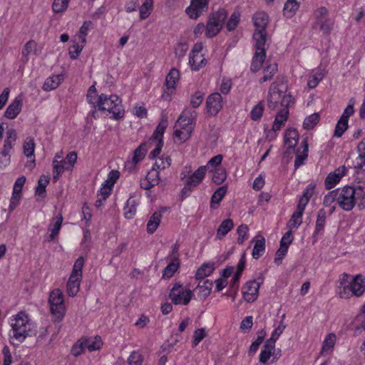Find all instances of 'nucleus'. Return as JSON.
I'll use <instances>...</instances> for the list:
<instances>
[{"label": "nucleus", "mask_w": 365, "mask_h": 365, "mask_svg": "<svg viewBox=\"0 0 365 365\" xmlns=\"http://www.w3.org/2000/svg\"><path fill=\"white\" fill-rule=\"evenodd\" d=\"M253 38L255 41V51L265 50L267 31H255L253 34Z\"/></svg>", "instance_id": "nucleus-40"}, {"label": "nucleus", "mask_w": 365, "mask_h": 365, "mask_svg": "<svg viewBox=\"0 0 365 365\" xmlns=\"http://www.w3.org/2000/svg\"><path fill=\"white\" fill-rule=\"evenodd\" d=\"M356 203L359 210L365 209V185L355 186Z\"/></svg>", "instance_id": "nucleus-42"}, {"label": "nucleus", "mask_w": 365, "mask_h": 365, "mask_svg": "<svg viewBox=\"0 0 365 365\" xmlns=\"http://www.w3.org/2000/svg\"><path fill=\"white\" fill-rule=\"evenodd\" d=\"M193 297L192 291L179 282L173 284L169 293V298L175 305H187Z\"/></svg>", "instance_id": "nucleus-7"}, {"label": "nucleus", "mask_w": 365, "mask_h": 365, "mask_svg": "<svg viewBox=\"0 0 365 365\" xmlns=\"http://www.w3.org/2000/svg\"><path fill=\"white\" fill-rule=\"evenodd\" d=\"M153 10V0H145L139 8V17L140 20H145L150 15Z\"/></svg>", "instance_id": "nucleus-46"}, {"label": "nucleus", "mask_w": 365, "mask_h": 365, "mask_svg": "<svg viewBox=\"0 0 365 365\" xmlns=\"http://www.w3.org/2000/svg\"><path fill=\"white\" fill-rule=\"evenodd\" d=\"M282 83L280 81H275L272 83L268 93V107L271 109H275L280 104L284 91L280 88Z\"/></svg>", "instance_id": "nucleus-14"}, {"label": "nucleus", "mask_w": 365, "mask_h": 365, "mask_svg": "<svg viewBox=\"0 0 365 365\" xmlns=\"http://www.w3.org/2000/svg\"><path fill=\"white\" fill-rule=\"evenodd\" d=\"M92 25V22L90 21H84L79 29L78 34L75 36V41L78 39L81 41V43H86V36H87L88 31L91 28Z\"/></svg>", "instance_id": "nucleus-52"}, {"label": "nucleus", "mask_w": 365, "mask_h": 365, "mask_svg": "<svg viewBox=\"0 0 365 365\" xmlns=\"http://www.w3.org/2000/svg\"><path fill=\"white\" fill-rule=\"evenodd\" d=\"M227 192V185L221 186L215 191L210 200V207L212 209H217L220 206V202L225 196Z\"/></svg>", "instance_id": "nucleus-28"}, {"label": "nucleus", "mask_w": 365, "mask_h": 365, "mask_svg": "<svg viewBox=\"0 0 365 365\" xmlns=\"http://www.w3.org/2000/svg\"><path fill=\"white\" fill-rule=\"evenodd\" d=\"M53 165V180L54 182H56L61 174L66 170H71V168H68V165L66 163L65 160H58L56 159H53L52 161Z\"/></svg>", "instance_id": "nucleus-27"}, {"label": "nucleus", "mask_w": 365, "mask_h": 365, "mask_svg": "<svg viewBox=\"0 0 365 365\" xmlns=\"http://www.w3.org/2000/svg\"><path fill=\"white\" fill-rule=\"evenodd\" d=\"M48 303L51 314L61 319L65 315L66 307L63 294L59 289H55L50 292Z\"/></svg>", "instance_id": "nucleus-9"}, {"label": "nucleus", "mask_w": 365, "mask_h": 365, "mask_svg": "<svg viewBox=\"0 0 365 365\" xmlns=\"http://www.w3.org/2000/svg\"><path fill=\"white\" fill-rule=\"evenodd\" d=\"M180 73L178 69L173 68L170 70L165 78V82L163 86L161 98L164 101H170L173 95L176 91V85L180 80Z\"/></svg>", "instance_id": "nucleus-10"}, {"label": "nucleus", "mask_w": 365, "mask_h": 365, "mask_svg": "<svg viewBox=\"0 0 365 365\" xmlns=\"http://www.w3.org/2000/svg\"><path fill=\"white\" fill-rule=\"evenodd\" d=\"M234 227L233 220L231 219H226L223 220L217 230V238L222 240L227 233Z\"/></svg>", "instance_id": "nucleus-36"}, {"label": "nucleus", "mask_w": 365, "mask_h": 365, "mask_svg": "<svg viewBox=\"0 0 365 365\" xmlns=\"http://www.w3.org/2000/svg\"><path fill=\"white\" fill-rule=\"evenodd\" d=\"M302 145L303 146L302 153L297 154L294 161V167L296 169L304 163V160L307 158L308 155V144L307 140H303Z\"/></svg>", "instance_id": "nucleus-58"}, {"label": "nucleus", "mask_w": 365, "mask_h": 365, "mask_svg": "<svg viewBox=\"0 0 365 365\" xmlns=\"http://www.w3.org/2000/svg\"><path fill=\"white\" fill-rule=\"evenodd\" d=\"M324 73L322 70L318 69L314 71L309 76L307 85L310 88H314L317 86L319 83L323 79Z\"/></svg>", "instance_id": "nucleus-49"}, {"label": "nucleus", "mask_w": 365, "mask_h": 365, "mask_svg": "<svg viewBox=\"0 0 365 365\" xmlns=\"http://www.w3.org/2000/svg\"><path fill=\"white\" fill-rule=\"evenodd\" d=\"M339 206L345 211H351L356 203L355 187L345 186L336 189Z\"/></svg>", "instance_id": "nucleus-8"}, {"label": "nucleus", "mask_w": 365, "mask_h": 365, "mask_svg": "<svg viewBox=\"0 0 365 365\" xmlns=\"http://www.w3.org/2000/svg\"><path fill=\"white\" fill-rule=\"evenodd\" d=\"M317 25H319L320 31H322L324 35L327 36L331 33L334 24L330 19H325L319 23L314 24L313 28H315Z\"/></svg>", "instance_id": "nucleus-63"}, {"label": "nucleus", "mask_w": 365, "mask_h": 365, "mask_svg": "<svg viewBox=\"0 0 365 365\" xmlns=\"http://www.w3.org/2000/svg\"><path fill=\"white\" fill-rule=\"evenodd\" d=\"M357 151L359 156L356 159L354 168L358 173H365V138L358 144Z\"/></svg>", "instance_id": "nucleus-22"}, {"label": "nucleus", "mask_w": 365, "mask_h": 365, "mask_svg": "<svg viewBox=\"0 0 365 365\" xmlns=\"http://www.w3.org/2000/svg\"><path fill=\"white\" fill-rule=\"evenodd\" d=\"M84 262V258L79 257L73 266L71 275L66 284V291L70 297L76 296L80 290L82 281V269Z\"/></svg>", "instance_id": "nucleus-4"}, {"label": "nucleus", "mask_w": 365, "mask_h": 365, "mask_svg": "<svg viewBox=\"0 0 365 365\" xmlns=\"http://www.w3.org/2000/svg\"><path fill=\"white\" fill-rule=\"evenodd\" d=\"M365 292V277L358 274L351 277L349 283L341 287L339 297L341 299H350L351 297H361Z\"/></svg>", "instance_id": "nucleus-3"}, {"label": "nucleus", "mask_w": 365, "mask_h": 365, "mask_svg": "<svg viewBox=\"0 0 365 365\" xmlns=\"http://www.w3.org/2000/svg\"><path fill=\"white\" fill-rule=\"evenodd\" d=\"M206 171V166H200L197 170H196L193 174L188 178L182 190V193L185 194L187 192H190L193 187H195L200 184L205 178Z\"/></svg>", "instance_id": "nucleus-16"}, {"label": "nucleus", "mask_w": 365, "mask_h": 365, "mask_svg": "<svg viewBox=\"0 0 365 365\" xmlns=\"http://www.w3.org/2000/svg\"><path fill=\"white\" fill-rule=\"evenodd\" d=\"M208 0H192L190 6L186 9V13L191 19H196L207 9Z\"/></svg>", "instance_id": "nucleus-18"}, {"label": "nucleus", "mask_w": 365, "mask_h": 365, "mask_svg": "<svg viewBox=\"0 0 365 365\" xmlns=\"http://www.w3.org/2000/svg\"><path fill=\"white\" fill-rule=\"evenodd\" d=\"M148 144H149L148 149L153 146H155V148L150 152L149 158H155L161 152V149L163 145V140H152V139H149Z\"/></svg>", "instance_id": "nucleus-59"}, {"label": "nucleus", "mask_w": 365, "mask_h": 365, "mask_svg": "<svg viewBox=\"0 0 365 365\" xmlns=\"http://www.w3.org/2000/svg\"><path fill=\"white\" fill-rule=\"evenodd\" d=\"M303 0H287L284 4L283 14L287 18L294 16Z\"/></svg>", "instance_id": "nucleus-32"}, {"label": "nucleus", "mask_w": 365, "mask_h": 365, "mask_svg": "<svg viewBox=\"0 0 365 365\" xmlns=\"http://www.w3.org/2000/svg\"><path fill=\"white\" fill-rule=\"evenodd\" d=\"M87 349L90 351L98 350L103 345V341L100 336H96L93 338L85 339Z\"/></svg>", "instance_id": "nucleus-56"}, {"label": "nucleus", "mask_w": 365, "mask_h": 365, "mask_svg": "<svg viewBox=\"0 0 365 365\" xmlns=\"http://www.w3.org/2000/svg\"><path fill=\"white\" fill-rule=\"evenodd\" d=\"M100 104L98 107L99 110H107L112 114L111 118L119 120L124 116L125 110L121 99L117 95L108 96L104 93L100 95Z\"/></svg>", "instance_id": "nucleus-2"}, {"label": "nucleus", "mask_w": 365, "mask_h": 365, "mask_svg": "<svg viewBox=\"0 0 365 365\" xmlns=\"http://www.w3.org/2000/svg\"><path fill=\"white\" fill-rule=\"evenodd\" d=\"M336 341V336L334 333L328 334L322 344L321 354L325 355L333 351Z\"/></svg>", "instance_id": "nucleus-31"}, {"label": "nucleus", "mask_w": 365, "mask_h": 365, "mask_svg": "<svg viewBox=\"0 0 365 365\" xmlns=\"http://www.w3.org/2000/svg\"><path fill=\"white\" fill-rule=\"evenodd\" d=\"M347 168L343 165L336 168L334 172L330 173L324 181L326 189L330 190L333 188L347 174Z\"/></svg>", "instance_id": "nucleus-17"}, {"label": "nucleus", "mask_w": 365, "mask_h": 365, "mask_svg": "<svg viewBox=\"0 0 365 365\" xmlns=\"http://www.w3.org/2000/svg\"><path fill=\"white\" fill-rule=\"evenodd\" d=\"M162 218V214L160 212H155L150 217L147 223V232L153 234L158 229Z\"/></svg>", "instance_id": "nucleus-37"}, {"label": "nucleus", "mask_w": 365, "mask_h": 365, "mask_svg": "<svg viewBox=\"0 0 365 365\" xmlns=\"http://www.w3.org/2000/svg\"><path fill=\"white\" fill-rule=\"evenodd\" d=\"M320 115L318 113H314L307 116L303 122V128L305 130L314 128L319 122Z\"/></svg>", "instance_id": "nucleus-50"}, {"label": "nucleus", "mask_w": 365, "mask_h": 365, "mask_svg": "<svg viewBox=\"0 0 365 365\" xmlns=\"http://www.w3.org/2000/svg\"><path fill=\"white\" fill-rule=\"evenodd\" d=\"M36 48H37V43L34 40H30L28 42L26 43L24 45L23 49H22V56L28 58V56L31 54H36Z\"/></svg>", "instance_id": "nucleus-64"}, {"label": "nucleus", "mask_w": 365, "mask_h": 365, "mask_svg": "<svg viewBox=\"0 0 365 365\" xmlns=\"http://www.w3.org/2000/svg\"><path fill=\"white\" fill-rule=\"evenodd\" d=\"M171 165V159L168 155H163L155 160L153 168L160 173V170H164Z\"/></svg>", "instance_id": "nucleus-53"}, {"label": "nucleus", "mask_w": 365, "mask_h": 365, "mask_svg": "<svg viewBox=\"0 0 365 365\" xmlns=\"http://www.w3.org/2000/svg\"><path fill=\"white\" fill-rule=\"evenodd\" d=\"M265 336H266V332L264 330H260L257 332V337L256 340L254 342H252V344L250 346V349H249L250 354H254L256 353V351L259 349V346L263 342Z\"/></svg>", "instance_id": "nucleus-60"}, {"label": "nucleus", "mask_w": 365, "mask_h": 365, "mask_svg": "<svg viewBox=\"0 0 365 365\" xmlns=\"http://www.w3.org/2000/svg\"><path fill=\"white\" fill-rule=\"evenodd\" d=\"M314 185L312 183L309 184L303 191V194L299 198V202L307 205L314 193Z\"/></svg>", "instance_id": "nucleus-57"}, {"label": "nucleus", "mask_w": 365, "mask_h": 365, "mask_svg": "<svg viewBox=\"0 0 365 365\" xmlns=\"http://www.w3.org/2000/svg\"><path fill=\"white\" fill-rule=\"evenodd\" d=\"M35 150V143L32 138H27L23 145V150L24 155L29 158L34 155Z\"/></svg>", "instance_id": "nucleus-62"}, {"label": "nucleus", "mask_w": 365, "mask_h": 365, "mask_svg": "<svg viewBox=\"0 0 365 365\" xmlns=\"http://www.w3.org/2000/svg\"><path fill=\"white\" fill-rule=\"evenodd\" d=\"M264 111V103L263 101H259L255 105L250 113V118L254 121L259 120Z\"/></svg>", "instance_id": "nucleus-48"}, {"label": "nucleus", "mask_w": 365, "mask_h": 365, "mask_svg": "<svg viewBox=\"0 0 365 365\" xmlns=\"http://www.w3.org/2000/svg\"><path fill=\"white\" fill-rule=\"evenodd\" d=\"M278 71V66L277 63H269L268 64L263 71V76L259 80V83H263L266 81H270L272 79L273 76Z\"/></svg>", "instance_id": "nucleus-38"}, {"label": "nucleus", "mask_w": 365, "mask_h": 365, "mask_svg": "<svg viewBox=\"0 0 365 365\" xmlns=\"http://www.w3.org/2000/svg\"><path fill=\"white\" fill-rule=\"evenodd\" d=\"M148 142L141 143L133 152V155L130 161H127L126 166L130 169L135 168V166L142 161L148 150Z\"/></svg>", "instance_id": "nucleus-20"}, {"label": "nucleus", "mask_w": 365, "mask_h": 365, "mask_svg": "<svg viewBox=\"0 0 365 365\" xmlns=\"http://www.w3.org/2000/svg\"><path fill=\"white\" fill-rule=\"evenodd\" d=\"M86 100L93 108L98 107L100 104V95H98L95 85L89 87L86 94Z\"/></svg>", "instance_id": "nucleus-45"}, {"label": "nucleus", "mask_w": 365, "mask_h": 365, "mask_svg": "<svg viewBox=\"0 0 365 365\" xmlns=\"http://www.w3.org/2000/svg\"><path fill=\"white\" fill-rule=\"evenodd\" d=\"M50 178L46 175H41L38 180V186L36 189V194L42 198L46 195V187L49 183Z\"/></svg>", "instance_id": "nucleus-47"}, {"label": "nucleus", "mask_w": 365, "mask_h": 365, "mask_svg": "<svg viewBox=\"0 0 365 365\" xmlns=\"http://www.w3.org/2000/svg\"><path fill=\"white\" fill-rule=\"evenodd\" d=\"M326 219H327V212L324 209L322 208L318 211V213H317L316 225H315V230H314V235H319L324 230L325 222H326Z\"/></svg>", "instance_id": "nucleus-43"}, {"label": "nucleus", "mask_w": 365, "mask_h": 365, "mask_svg": "<svg viewBox=\"0 0 365 365\" xmlns=\"http://www.w3.org/2000/svg\"><path fill=\"white\" fill-rule=\"evenodd\" d=\"M63 81L62 75H53L47 78L43 85V90L50 91L57 88Z\"/></svg>", "instance_id": "nucleus-30"}, {"label": "nucleus", "mask_w": 365, "mask_h": 365, "mask_svg": "<svg viewBox=\"0 0 365 365\" xmlns=\"http://www.w3.org/2000/svg\"><path fill=\"white\" fill-rule=\"evenodd\" d=\"M138 201L135 199L130 197L124 207V215L127 219H132L137 210Z\"/></svg>", "instance_id": "nucleus-39"}, {"label": "nucleus", "mask_w": 365, "mask_h": 365, "mask_svg": "<svg viewBox=\"0 0 365 365\" xmlns=\"http://www.w3.org/2000/svg\"><path fill=\"white\" fill-rule=\"evenodd\" d=\"M252 21L255 31H266V28L269 23V16L264 11H258L253 15Z\"/></svg>", "instance_id": "nucleus-24"}, {"label": "nucleus", "mask_w": 365, "mask_h": 365, "mask_svg": "<svg viewBox=\"0 0 365 365\" xmlns=\"http://www.w3.org/2000/svg\"><path fill=\"white\" fill-rule=\"evenodd\" d=\"M212 287L213 283L212 281L209 279H201L196 289L198 290V294L201 297L206 298L210 294Z\"/></svg>", "instance_id": "nucleus-35"}, {"label": "nucleus", "mask_w": 365, "mask_h": 365, "mask_svg": "<svg viewBox=\"0 0 365 365\" xmlns=\"http://www.w3.org/2000/svg\"><path fill=\"white\" fill-rule=\"evenodd\" d=\"M252 242H255V245L252 256L254 259H257L261 257L265 252V238L260 236L259 238L253 240Z\"/></svg>", "instance_id": "nucleus-33"}, {"label": "nucleus", "mask_w": 365, "mask_h": 365, "mask_svg": "<svg viewBox=\"0 0 365 365\" xmlns=\"http://www.w3.org/2000/svg\"><path fill=\"white\" fill-rule=\"evenodd\" d=\"M202 49V43H195L190 53L189 64L192 71H199L205 67L207 63L206 58L201 53Z\"/></svg>", "instance_id": "nucleus-13"}, {"label": "nucleus", "mask_w": 365, "mask_h": 365, "mask_svg": "<svg viewBox=\"0 0 365 365\" xmlns=\"http://www.w3.org/2000/svg\"><path fill=\"white\" fill-rule=\"evenodd\" d=\"M6 135V139L4 140L3 148L0 154L4 157H8V160H9L10 153L17 139L16 131L14 128H9L7 130Z\"/></svg>", "instance_id": "nucleus-19"}, {"label": "nucleus", "mask_w": 365, "mask_h": 365, "mask_svg": "<svg viewBox=\"0 0 365 365\" xmlns=\"http://www.w3.org/2000/svg\"><path fill=\"white\" fill-rule=\"evenodd\" d=\"M215 270L214 263H204L196 272L197 279H204L205 277L210 276Z\"/></svg>", "instance_id": "nucleus-44"}, {"label": "nucleus", "mask_w": 365, "mask_h": 365, "mask_svg": "<svg viewBox=\"0 0 365 365\" xmlns=\"http://www.w3.org/2000/svg\"><path fill=\"white\" fill-rule=\"evenodd\" d=\"M264 278L260 276L257 279L247 282L242 287L243 299L248 303L254 302L259 295V289L263 283Z\"/></svg>", "instance_id": "nucleus-11"}, {"label": "nucleus", "mask_w": 365, "mask_h": 365, "mask_svg": "<svg viewBox=\"0 0 365 365\" xmlns=\"http://www.w3.org/2000/svg\"><path fill=\"white\" fill-rule=\"evenodd\" d=\"M85 43H81L79 40H73V44L69 47L68 53L71 59H76L81 53Z\"/></svg>", "instance_id": "nucleus-51"}, {"label": "nucleus", "mask_w": 365, "mask_h": 365, "mask_svg": "<svg viewBox=\"0 0 365 365\" xmlns=\"http://www.w3.org/2000/svg\"><path fill=\"white\" fill-rule=\"evenodd\" d=\"M227 17V12L225 9H220L216 12L211 14L205 25V36L207 38L216 36L222 28Z\"/></svg>", "instance_id": "nucleus-6"}, {"label": "nucleus", "mask_w": 365, "mask_h": 365, "mask_svg": "<svg viewBox=\"0 0 365 365\" xmlns=\"http://www.w3.org/2000/svg\"><path fill=\"white\" fill-rule=\"evenodd\" d=\"M205 106L210 116H215L222 108V97L219 93L209 95L206 99Z\"/></svg>", "instance_id": "nucleus-15"}, {"label": "nucleus", "mask_w": 365, "mask_h": 365, "mask_svg": "<svg viewBox=\"0 0 365 365\" xmlns=\"http://www.w3.org/2000/svg\"><path fill=\"white\" fill-rule=\"evenodd\" d=\"M241 14L240 11H235L226 24V28L229 31H234L238 26L240 21Z\"/></svg>", "instance_id": "nucleus-55"}, {"label": "nucleus", "mask_w": 365, "mask_h": 365, "mask_svg": "<svg viewBox=\"0 0 365 365\" xmlns=\"http://www.w3.org/2000/svg\"><path fill=\"white\" fill-rule=\"evenodd\" d=\"M302 216L303 215L294 212L287 222L289 230L293 232L297 230L299 226L302 223Z\"/></svg>", "instance_id": "nucleus-54"}, {"label": "nucleus", "mask_w": 365, "mask_h": 365, "mask_svg": "<svg viewBox=\"0 0 365 365\" xmlns=\"http://www.w3.org/2000/svg\"><path fill=\"white\" fill-rule=\"evenodd\" d=\"M12 336L19 342H22L31 331V324L27 314L19 312L11 322Z\"/></svg>", "instance_id": "nucleus-5"}, {"label": "nucleus", "mask_w": 365, "mask_h": 365, "mask_svg": "<svg viewBox=\"0 0 365 365\" xmlns=\"http://www.w3.org/2000/svg\"><path fill=\"white\" fill-rule=\"evenodd\" d=\"M197 113L191 108H185L175 124L174 140L182 143L187 140L194 130Z\"/></svg>", "instance_id": "nucleus-1"}, {"label": "nucleus", "mask_w": 365, "mask_h": 365, "mask_svg": "<svg viewBox=\"0 0 365 365\" xmlns=\"http://www.w3.org/2000/svg\"><path fill=\"white\" fill-rule=\"evenodd\" d=\"M168 121L166 117L162 118L159 124L158 125L155 130L154 131L152 137L150 139L152 140H163V134L166 128L168 127Z\"/></svg>", "instance_id": "nucleus-41"}, {"label": "nucleus", "mask_w": 365, "mask_h": 365, "mask_svg": "<svg viewBox=\"0 0 365 365\" xmlns=\"http://www.w3.org/2000/svg\"><path fill=\"white\" fill-rule=\"evenodd\" d=\"M275 342L276 339H274L273 336L265 341L259 357L261 363L265 364L269 359L272 350L275 347Z\"/></svg>", "instance_id": "nucleus-23"}, {"label": "nucleus", "mask_w": 365, "mask_h": 365, "mask_svg": "<svg viewBox=\"0 0 365 365\" xmlns=\"http://www.w3.org/2000/svg\"><path fill=\"white\" fill-rule=\"evenodd\" d=\"M265 58V50H261L260 51H255L252 58L250 70L255 73L259 71L262 66V63H264Z\"/></svg>", "instance_id": "nucleus-29"}, {"label": "nucleus", "mask_w": 365, "mask_h": 365, "mask_svg": "<svg viewBox=\"0 0 365 365\" xmlns=\"http://www.w3.org/2000/svg\"><path fill=\"white\" fill-rule=\"evenodd\" d=\"M22 106V98L20 96L16 97L7 107L4 116L8 119H14L20 113Z\"/></svg>", "instance_id": "nucleus-21"}, {"label": "nucleus", "mask_w": 365, "mask_h": 365, "mask_svg": "<svg viewBox=\"0 0 365 365\" xmlns=\"http://www.w3.org/2000/svg\"><path fill=\"white\" fill-rule=\"evenodd\" d=\"M169 261L163 273V278L170 279L178 271L180 267L179 246L175 244L172 247V250L167 257Z\"/></svg>", "instance_id": "nucleus-12"}, {"label": "nucleus", "mask_w": 365, "mask_h": 365, "mask_svg": "<svg viewBox=\"0 0 365 365\" xmlns=\"http://www.w3.org/2000/svg\"><path fill=\"white\" fill-rule=\"evenodd\" d=\"M298 131L294 128H287L284 136V142L287 149H294L298 143Z\"/></svg>", "instance_id": "nucleus-26"}, {"label": "nucleus", "mask_w": 365, "mask_h": 365, "mask_svg": "<svg viewBox=\"0 0 365 365\" xmlns=\"http://www.w3.org/2000/svg\"><path fill=\"white\" fill-rule=\"evenodd\" d=\"M289 115V109L283 108L277 114L272 125V130L274 132L280 130L284 126Z\"/></svg>", "instance_id": "nucleus-25"}, {"label": "nucleus", "mask_w": 365, "mask_h": 365, "mask_svg": "<svg viewBox=\"0 0 365 365\" xmlns=\"http://www.w3.org/2000/svg\"><path fill=\"white\" fill-rule=\"evenodd\" d=\"M227 178V172L224 168H217L214 170L212 181L217 184H222Z\"/></svg>", "instance_id": "nucleus-61"}, {"label": "nucleus", "mask_w": 365, "mask_h": 365, "mask_svg": "<svg viewBox=\"0 0 365 365\" xmlns=\"http://www.w3.org/2000/svg\"><path fill=\"white\" fill-rule=\"evenodd\" d=\"M62 222L63 216L61 214H58L52 218V221L49 227V230L51 231L49 237L51 240H54L58 236L61 227Z\"/></svg>", "instance_id": "nucleus-34"}]
</instances>
